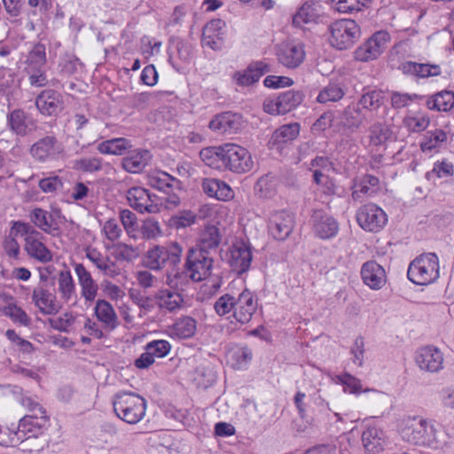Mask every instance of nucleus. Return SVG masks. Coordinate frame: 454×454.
<instances>
[{"instance_id":"864d4df0","label":"nucleus","mask_w":454,"mask_h":454,"mask_svg":"<svg viewBox=\"0 0 454 454\" xmlns=\"http://www.w3.org/2000/svg\"><path fill=\"white\" fill-rule=\"evenodd\" d=\"M345 95L343 89L338 84H329L325 87L317 96L319 103L336 102L340 100Z\"/></svg>"},{"instance_id":"5701e85b","label":"nucleus","mask_w":454,"mask_h":454,"mask_svg":"<svg viewBox=\"0 0 454 454\" xmlns=\"http://www.w3.org/2000/svg\"><path fill=\"white\" fill-rule=\"evenodd\" d=\"M243 126L241 115L231 112H224L215 115L209 122L210 129L220 134L235 133Z\"/></svg>"},{"instance_id":"ea45409f","label":"nucleus","mask_w":454,"mask_h":454,"mask_svg":"<svg viewBox=\"0 0 454 454\" xmlns=\"http://www.w3.org/2000/svg\"><path fill=\"white\" fill-rule=\"evenodd\" d=\"M170 331L172 336L179 339H188L196 333L197 322L191 317H183L176 321Z\"/></svg>"},{"instance_id":"4d7b16f0","label":"nucleus","mask_w":454,"mask_h":454,"mask_svg":"<svg viewBox=\"0 0 454 454\" xmlns=\"http://www.w3.org/2000/svg\"><path fill=\"white\" fill-rule=\"evenodd\" d=\"M228 356L234 367L241 368L251 361L252 351L246 347L236 348L229 351Z\"/></svg>"},{"instance_id":"09e8293b","label":"nucleus","mask_w":454,"mask_h":454,"mask_svg":"<svg viewBox=\"0 0 454 454\" xmlns=\"http://www.w3.org/2000/svg\"><path fill=\"white\" fill-rule=\"evenodd\" d=\"M310 169L313 170V181H318L320 177L334 171L333 162L325 156H317L310 162Z\"/></svg>"},{"instance_id":"dca6fc26","label":"nucleus","mask_w":454,"mask_h":454,"mask_svg":"<svg viewBox=\"0 0 454 454\" xmlns=\"http://www.w3.org/2000/svg\"><path fill=\"white\" fill-rule=\"evenodd\" d=\"M415 360L419 369L424 372H437L442 369L443 355L433 346L419 348Z\"/></svg>"},{"instance_id":"6ab92c4d","label":"nucleus","mask_w":454,"mask_h":454,"mask_svg":"<svg viewBox=\"0 0 454 454\" xmlns=\"http://www.w3.org/2000/svg\"><path fill=\"white\" fill-rule=\"evenodd\" d=\"M127 200L134 209L140 213L155 214L160 211L148 191L142 187H132L127 192Z\"/></svg>"},{"instance_id":"1a4fd4ad","label":"nucleus","mask_w":454,"mask_h":454,"mask_svg":"<svg viewBox=\"0 0 454 454\" xmlns=\"http://www.w3.org/2000/svg\"><path fill=\"white\" fill-rule=\"evenodd\" d=\"M303 94L301 91L287 90L277 98H266L263 102V110L270 114H285L291 112L301 104Z\"/></svg>"},{"instance_id":"4be33fe9","label":"nucleus","mask_w":454,"mask_h":454,"mask_svg":"<svg viewBox=\"0 0 454 454\" xmlns=\"http://www.w3.org/2000/svg\"><path fill=\"white\" fill-rule=\"evenodd\" d=\"M74 268L78 279L82 297L86 302L94 301L98 293V283L82 263H75Z\"/></svg>"},{"instance_id":"e433bc0d","label":"nucleus","mask_w":454,"mask_h":454,"mask_svg":"<svg viewBox=\"0 0 454 454\" xmlns=\"http://www.w3.org/2000/svg\"><path fill=\"white\" fill-rule=\"evenodd\" d=\"M10 128L17 135L25 136L35 129V123L28 120L26 114L20 109L14 110L8 115Z\"/></svg>"},{"instance_id":"58836bf2","label":"nucleus","mask_w":454,"mask_h":454,"mask_svg":"<svg viewBox=\"0 0 454 454\" xmlns=\"http://www.w3.org/2000/svg\"><path fill=\"white\" fill-rule=\"evenodd\" d=\"M391 136V130L383 123H374L369 129V145L372 149L384 148Z\"/></svg>"},{"instance_id":"39448f33","label":"nucleus","mask_w":454,"mask_h":454,"mask_svg":"<svg viewBox=\"0 0 454 454\" xmlns=\"http://www.w3.org/2000/svg\"><path fill=\"white\" fill-rule=\"evenodd\" d=\"M407 275L417 285H428L439 278V260L435 254H424L410 264Z\"/></svg>"},{"instance_id":"9b49d317","label":"nucleus","mask_w":454,"mask_h":454,"mask_svg":"<svg viewBox=\"0 0 454 454\" xmlns=\"http://www.w3.org/2000/svg\"><path fill=\"white\" fill-rule=\"evenodd\" d=\"M388 41L389 35L387 32H376L356 50V59L363 62L376 59L384 51Z\"/></svg>"},{"instance_id":"20e7f679","label":"nucleus","mask_w":454,"mask_h":454,"mask_svg":"<svg viewBox=\"0 0 454 454\" xmlns=\"http://www.w3.org/2000/svg\"><path fill=\"white\" fill-rule=\"evenodd\" d=\"M183 247L177 242L154 245L144 256V265L152 270H161L168 262L177 265L181 261Z\"/></svg>"},{"instance_id":"e2e57ef3","label":"nucleus","mask_w":454,"mask_h":454,"mask_svg":"<svg viewBox=\"0 0 454 454\" xmlns=\"http://www.w3.org/2000/svg\"><path fill=\"white\" fill-rule=\"evenodd\" d=\"M146 350L150 351L154 358L166 356L171 348V345L165 340H153L146 346Z\"/></svg>"},{"instance_id":"412c9836","label":"nucleus","mask_w":454,"mask_h":454,"mask_svg":"<svg viewBox=\"0 0 454 454\" xmlns=\"http://www.w3.org/2000/svg\"><path fill=\"white\" fill-rule=\"evenodd\" d=\"M361 277L364 284L372 290L381 289L387 282L385 269L375 261H369L363 264Z\"/></svg>"},{"instance_id":"7c9ffc66","label":"nucleus","mask_w":454,"mask_h":454,"mask_svg":"<svg viewBox=\"0 0 454 454\" xmlns=\"http://www.w3.org/2000/svg\"><path fill=\"white\" fill-rule=\"evenodd\" d=\"M222 236L219 229L214 225H207L200 235L198 244L192 248L201 250L214 256L221 243Z\"/></svg>"},{"instance_id":"b1692460","label":"nucleus","mask_w":454,"mask_h":454,"mask_svg":"<svg viewBox=\"0 0 454 454\" xmlns=\"http://www.w3.org/2000/svg\"><path fill=\"white\" fill-rule=\"evenodd\" d=\"M85 256L106 277L114 278L121 274V270L116 262L109 256L104 255L98 249L90 247H86Z\"/></svg>"},{"instance_id":"13d9d810","label":"nucleus","mask_w":454,"mask_h":454,"mask_svg":"<svg viewBox=\"0 0 454 454\" xmlns=\"http://www.w3.org/2000/svg\"><path fill=\"white\" fill-rule=\"evenodd\" d=\"M3 312L5 316L9 317L13 322L19 323L22 325H28L30 323V317L27 314L15 303H9L4 306Z\"/></svg>"},{"instance_id":"0e129e2a","label":"nucleus","mask_w":454,"mask_h":454,"mask_svg":"<svg viewBox=\"0 0 454 454\" xmlns=\"http://www.w3.org/2000/svg\"><path fill=\"white\" fill-rule=\"evenodd\" d=\"M337 380L343 385L344 391L350 394H357L362 390L360 380L348 373L338 376Z\"/></svg>"},{"instance_id":"72a5a7b5","label":"nucleus","mask_w":454,"mask_h":454,"mask_svg":"<svg viewBox=\"0 0 454 454\" xmlns=\"http://www.w3.org/2000/svg\"><path fill=\"white\" fill-rule=\"evenodd\" d=\"M203 192L209 197L228 201L234 198V192L225 182L215 178H205L202 181Z\"/></svg>"},{"instance_id":"69168bd1","label":"nucleus","mask_w":454,"mask_h":454,"mask_svg":"<svg viewBox=\"0 0 454 454\" xmlns=\"http://www.w3.org/2000/svg\"><path fill=\"white\" fill-rule=\"evenodd\" d=\"M17 441H20L21 449L23 450L28 451H37L43 448L45 443V439L43 437H37L33 435H26L20 439H16Z\"/></svg>"},{"instance_id":"a878e982","label":"nucleus","mask_w":454,"mask_h":454,"mask_svg":"<svg viewBox=\"0 0 454 454\" xmlns=\"http://www.w3.org/2000/svg\"><path fill=\"white\" fill-rule=\"evenodd\" d=\"M279 62L288 68L299 67L305 58L303 46L297 43H282L278 52Z\"/></svg>"},{"instance_id":"2eb2a0df","label":"nucleus","mask_w":454,"mask_h":454,"mask_svg":"<svg viewBox=\"0 0 454 454\" xmlns=\"http://www.w3.org/2000/svg\"><path fill=\"white\" fill-rule=\"evenodd\" d=\"M257 309V301L253 293L245 289L235 300L233 317L240 324L250 322Z\"/></svg>"},{"instance_id":"f03ea898","label":"nucleus","mask_w":454,"mask_h":454,"mask_svg":"<svg viewBox=\"0 0 454 454\" xmlns=\"http://www.w3.org/2000/svg\"><path fill=\"white\" fill-rule=\"evenodd\" d=\"M116 416L129 424H137L145 415L146 401L133 392H121L113 400Z\"/></svg>"},{"instance_id":"4468645a","label":"nucleus","mask_w":454,"mask_h":454,"mask_svg":"<svg viewBox=\"0 0 454 454\" xmlns=\"http://www.w3.org/2000/svg\"><path fill=\"white\" fill-rule=\"evenodd\" d=\"M252 258L251 246L243 240H237L230 248L229 262L232 270L239 275L249 270Z\"/></svg>"},{"instance_id":"f704fd0d","label":"nucleus","mask_w":454,"mask_h":454,"mask_svg":"<svg viewBox=\"0 0 454 454\" xmlns=\"http://www.w3.org/2000/svg\"><path fill=\"white\" fill-rule=\"evenodd\" d=\"M155 299L159 308L166 309L168 312L180 309L184 304V300L180 293L168 289L159 290L155 295Z\"/></svg>"},{"instance_id":"c85d7f7f","label":"nucleus","mask_w":454,"mask_h":454,"mask_svg":"<svg viewBox=\"0 0 454 454\" xmlns=\"http://www.w3.org/2000/svg\"><path fill=\"white\" fill-rule=\"evenodd\" d=\"M32 300L35 307L43 315H55L60 309L56 301V296L43 286H37L34 289Z\"/></svg>"},{"instance_id":"c756f323","label":"nucleus","mask_w":454,"mask_h":454,"mask_svg":"<svg viewBox=\"0 0 454 454\" xmlns=\"http://www.w3.org/2000/svg\"><path fill=\"white\" fill-rule=\"evenodd\" d=\"M94 315L105 329L108 331H114L119 325L118 316L114 306L105 299H99L96 301Z\"/></svg>"},{"instance_id":"603ef678","label":"nucleus","mask_w":454,"mask_h":454,"mask_svg":"<svg viewBox=\"0 0 454 454\" xmlns=\"http://www.w3.org/2000/svg\"><path fill=\"white\" fill-rule=\"evenodd\" d=\"M364 392L368 393V395L361 399L364 408L370 411H376L382 408L387 399L385 394L373 389H365Z\"/></svg>"},{"instance_id":"c03bdc74","label":"nucleus","mask_w":454,"mask_h":454,"mask_svg":"<svg viewBox=\"0 0 454 454\" xmlns=\"http://www.w3.org/2000/svg\"><path fill=\"white\" fill-rule=\"evenodd\" d=\"M427 106L430 109L449 111L454 106V93L449 90L438 92L427 100Z\"/></svg>"},{"instance_id":"338daca9","label":"nucleus","mask_w":454,"mask_h":454,"mask_svg":"<svg viewBox=\"0 0 454 454\" xmlns=\"http://www.w3.org/2000/svg\"><path fill=\"white\" fill-rule=\"evenodd\" d=\"M235 300L236 297L230 294L221 296L215 303V309L216 313L220 316H224L231 311L233 312Z\"/></svg>"},{"instance_id":"49530a36","label":"nucleus","mask_w":454,"mask_h":454,"mask_svg":"<svg viewBox=\"0 0 454 454\" xmlns=\"http://www.w3.org/2000/svg\"><path fill=\"white\" fill-rule=\"evenodd\" d=\"M447 140V134L442 129H434L427 132L420 143L423 153H430L439 148Z\"/></svg>"},{"instance_id":"473e14b6","label":"nucleus","mask_w":454,"mask_h":454,"mask_svg":"<svg viewBox=\"0 0 454 454\" xmlns=\"http://www.w3.org/2000/svg\"><path fill=\"white\" fill-rule=\"evenodd\" d=\"M363 446L368 454H379L386 445V434L378 427H369L362 434Z\"/></svg>"},{"instance_id":"c9c22d12","label":"nucleus","mask_w":454,"mask_h":454,"mask_svg":"<svg viewBox=\"0 0 454 454\" xmlns=\"http://www.w3.org/2000/svg\"><path fill=\"white\" fill-rule=\"evenodd\" d=\"M151 160L150 152L147 150L132 151L129 156L123 158L122 166L130 173H139Z\"/></svg>"},{"instance_id":"a18cd8bd","label":"nucleus","mask_w":454,"mask_h":454,"mask_svg":"<svg viewBox=\"0 0 454 454\" xmlns=\"http://www.w3.org/2000/svg\"><path fill=\"white\" fill-rule=\"evenodd\" d=\"M30 221L46 233H52L57 228L53 227V217L46 210L35 208L29 215Z\"/></svg>"},{"instance_id":"5fc2aeb1","label":"nucleus","mask_w":454,"mask_h":454,"mask_svg":"<svg viewBox=\"0 0 454 454\" xmlns=\"http://www.w3.org/2000/svg\"><path fill=\"white\" fill-rule=\"evenodd\" d=\"M189 279V274L185 269L184 271L173 269L167 271L165 283L173 289H179L183 286L184 287L188 284Z\"/></svg>"},{"instance_id":"0eeeda50","label":"nucleus","mask_w":454,"mask_h":454,"mask_svg":"<svg viewBox=\"0 0 454 454\" xmlns=\"http://www.w3.org/2000/svg\"><path fill=\"white\" fill-rule=\"evenodd\" d=\"M219 151L221 161L231 171L245 173L250 171L254 167L252 156L244 147L234 144H226Z\"/></svg>"},{"instance_id":"393cba45","label":"nucleus","mask_w":454,"mask_h":454,"mask_svg":"<svg viewBox=\"0 0 454 454\" xmlns=\"http://www.w3.org/2000/svg\"><path fill=\"white\" fill-rule=\"evenodd\" d=\"M380 185L378 177L372 175H364L353 180L351 197L356 201H363L367 197L375 193Z\"/></svg>"},{"instance_id":"a19ab883","label":"nucleus","mask_w":454,"mask_h":454,"mask_svg":"<svg viewBox=\"0 0 454 454\" xmlns=\"http://www.w3.org/2000/svg\"><path fill=\"white\" fill-rule=\"evenodd\" d=\"M132 147L129 140L124 137L113 138L98 145V151L103 154L122 155Z\"/></svg>"},{"instance_id":"7ed1b4c3","label":"nucleus","mask_w":454,"mask_h":454,"mask_svg":"<svg viewBox=\"0 0 454 454\" xmlns=\"http://www.w3.org/2000/svg\"><path fill=\"white\" fill-rule=\"evenodd\" d=\"M23 404L29 413L20 420L18 429L14 433L16 439L26 435L43 437L49 422L45 410L30 398L24 399Z\"/></svg>"},{"instance_id":"f257e3e1","label":"nucleus","mask_w":454,"mask_h":454,"mask_svg":"<svg viewBox=\"0 0 454 454\" xmlns=\"http://www.w3.org/2000/svg\"><path fill=\"white\" fill-rule=\"evenodd\" d=\"M399 434L403 441L433 450L447 445L446 434L439 430L432 420L421 417H407L399 423Z\"/></svg>"},{"instance_id":"6e6552de","label":"nucleus","mask_w":454,"mask_h":454,"mask_svg":"<svg viewBox=\"0 0 454 454\" xmlns=\"http://www.w3.org/2000/svg\"><path fill=\"white\" fill-rule=\"evenodd\" d=\"M332 45L339 50L351 47L360 36V27L353 20L343 19L330 27Z\"/></svg>"},{"instance_id":"de8ad7c7","label":"nucleus","mask_w":454,"mask_h":454,"mask_svg":"<svg viewBox=\"0 0 454 454\" xmlns=\"http://www.w3.org/2000/svg\"><path fill=\"white\" fill-rule=\"evenodd\" d=\"M384 102V97L380 90H370L363 93L356 104L361 109L370 112L377 111Z\"/></svg>"},{"instance_id":"2f4dec72","label":"nucleus","mask_w":454,"mask_h":454,"mask_svg":"<svg viewBox=\"0 0 454 454\" xmlns=\"http://www.w3.org/2000/svg\"><path fill=\"white\" fill-rule=\"evenodd\" d=\"M270 71V68L268 64L255 62L251 64L244 71L236 72L233 75V79L239 86H250L258 82L264 74Z\"/></svg>"},{"instance_id":"774afa93","label":"nucleus","mask_w":454,"mask_h":454,"mask_svg":"<svg viewBox=\"0 0 454 454\" xmlns=\"http://www.w3.org/2000/svg\"><path fill=\"white\" fill-rule=\"evenodd\" d=\"M222 146L205 148L200 151V156L201 160L209 167L219 168L217 161L221 160L220 151Z\"/></svg>"},{"instance_id":"f3484780","label":"nucleus","mask_w":454,"mask_h":454,"mask_svg":"<svg viewBox=\"0 0 454 454\" xmlns=\"http://www.w3.org/2000/svg\"><path fill=\"white\" fill-rule=\"evenodd\" d=\"M24 250L27 255L42 263L52 260V253L44 243V237L39 232H32L29 237L25 238Z\"/></svg>"},{"instance_id":"423d86ee","label":"nucleus","mask_w":454,"mask_h":454,"mask_svg":"<svg viewBox=\"0 0 454 454\" xmlns=\"http://www.w3.org/2000/svg\"><path fill=\"white\" fill-rule=\"evenodd\" d=\"M213 263L214 256L191 247L186 254L184 269L191 280L200 282L211 275Z\"/></svg>"},{"instance_id":"680f3d73","label":"nucleus","mask_w":454,"mask_h":454,"mask_svg":"<svg viewBox=\"0 0 454 454\" xmlns=\"http://www.w3.org/2000/svg\"><path fill=\"white\" fill-rule=\"evenodd\" d=\"M140 231L145 239H155L162 235L159 223L151 218L143 222Z\"/></svg>"},{"instance_id":"4c0bfd02","label":"nucleus","mask_w":454,"mask_h":454,"mask_svg":"<svg viewBox=\"0 0 454 454\" xmlns=\"http://www.w3.org/2000/svg\"><path fill=\"white\" fill-rule=\"evenodd\" d=\"M30 152L34 158L39 160H45L57 154L59 148L56 146V139L54 137H46L34 144Z\"/></svg>"},{"instance_id":"3c124183","label":"nucleus","mask_w":454,"mask_h":454,"mask_svg":"<svg viewBox=\"0 0 454 454\" xmlns=\"http://www.w3.org/2000/svg\"><path fill=\"white\" fill-rule=\"evenodd\" d=\"M404 126L411 132L424 131L430 123L429 117L422 113H416L406 116L403 120Z\"/></svg>"},{"instance_id":"bb28decb","label":"nucleus","mask_w":454,"mask_h":454,"mask_svg":"<svg viewBox=\"0 0 454 454\" xmlns=\"http://www.w3.org/2000/svg\"><path fill=\"white\" fill-rule=\"evenodd\" d=\"M322 5L317 1L305 2L293 17L294 26L302 27L306 24L317 23L322 16Z\"/></svg>"},{"instance_id":"9d476101","label":"nucleus","mask_w":454,"mask_h":454,"mask_svg":"<svg viewBox=\"0 0 454 454\" xmlns=\"http://www.w3.org/2000/svg\"><path fill=\"white\" fill-rule=\"evenodd\" d=\"M356 221L363 230L378 232L386 225L387 218L386 213L380 207L369 203L357 210Z\"/></svg>"},{"instance_id":"ddd939ff","label":"nucleus","mask_w":454,"mask_h":454,"mask_svg":"<svg viewBox=\"0 0 454 454\" xmlns=\"http://www.w3.org/2000/svg\"><path fill=\"white\" fill-rule=\"evenodd\" d=\"M365 115L357 105H349L336 117V129L348 133L357 131L363 125Z\"/></svg>"},{"instance_id":"79ce46f5","label":"nucleus","mask_w":454,"mask_h":454,"mask_svg":"<svg viewBox=\"0 0 454 454\" xmlns=\"http://www.w3.org/2000/svg\"><path fill=\"white\" fill-rule=\"evenodd\" d=\"M45 63V47L43 44H36L27 57L24 71L26 73H29L31 70L35 71L44 69Z\"/></svg>"},{"instance_id":"bf43d9fd","label":"nucleus","mask_w":454,"mask_h":454,"mask_svg":"<svg viewBox=\"0 0 454 454\" xmlns=\"http://www.w3.org/2000/svg\"><path fill=\"white\" fill-rule=\"evenodd\" d=\"M120 220L129 237L135 239L137 231V215L129 209L120 211Z\"/></svg>"},{"instance_id":"f8f14e48","label":"nucleus","mask_w":454,"mask_h":454,"mask_svg":"<svg viewBox=\"0 0 454 454\" xmlns=\"http://www.w3.org/2000/svg\"><path fill=\"white\" fill-rule=\"evenodd\" d=\"M294 226V215L286 210H277L269 215L268 230L278 240H285L289 237Z\"/></svg>"},{"instance_id":"6e6d98bb","label":"nucleus","mask_w":454,"mask_h":454,"mask_svg":"<svg viewBox=\"0 0 454 454\" xmlns=\"http://www.w3.org/2000/svg\"><path fill=\"white\" fill-rule=\"evenodd\" d=\"M76 317L72 313L66 312L57 317L51 318L49 323L51 326L58 331L68 333L75 324Z\"/></svg>"},{"instance_id":"37998d69","label":"nucleus","mask_w":454,"mask_h":454,"mask_svg":"<svg viewBox=\"0 0 454 454\" xmlns=\"http://www.w3.org/2000/svg\"><path fill=\"white\" fill-rule=\"evenodd\" d=\"M300 133V125L298 123H290L281 126L276 129L270 138V143L274 145H279L297 137Z\"/></svg>"},{"instance_id":"a211bd4d","label":"nucleus","mask_w":454,"mask_h":454,"mask_svg":"<svg viewBox=\"0 0 454 454\" xmlns=\"http://www.w3.org/2000/svg\"><path fill=\"white\" fill-rule=\"evenodd\" d=\"M311 220L316 236L322 239H332L339 231L337 221L322 210H314Z\"/></svg>"},{"instance_id":"052dcab7","label":"nucleus","mask_w":454,"mask_h":454,"mask_svg":"<svg viewBox=\"0 0 454 454\" xmlns=\"http://www.w3.org/2000/svg\"><path fill=\"white\" fill-rule=\"evenodd\" d=\"M333 2L339 12L349 13L361 11L371 0H333Z\"/></svg>"},{"instance_id":"8fccbe9b","label":"nucleus","mask_w":454,"mask_h":454,"mask_svg":"<svg viewBox=\"0 0 454 454\" xmlns=\"http://www.w3.org/2000/svg\"><path fill=\"white\" fill-rule=\"evenodd\" d=\"M114 257L119 261L133 262L139 258L141 251L138 247L119 242L114 246Z\"/></svg>"},{"instance_id":"aec40b11","label":"nucleus","mask_w":454,"mask_h":454,"mask_svg":"<svg viewBox=\"0 0 454 454\" xmlns=\"http://www.w3.org/2000/svg\"><path fill=\"white\" fill-rule=\"evenodd\" d=\"M35 106L43 115H57L63 109L62 96L54 90H44L35 98Z\"/></svg>"},{"instance_id":"cd10ccee","label":"nucleus","mask_w":454,"mask_h":454,"mask_svg":"<svg viewBox=\"0 0 454 454\" xmlns=\"http://www.w3.org/2000/svg\"><path fill=\"white\" fill-rule=\"evenodd\" d=\"M57 292L64 303L73 305L76 303L77 293L70 270H63L58 273Z\"/></svg>"}]
</instances>
